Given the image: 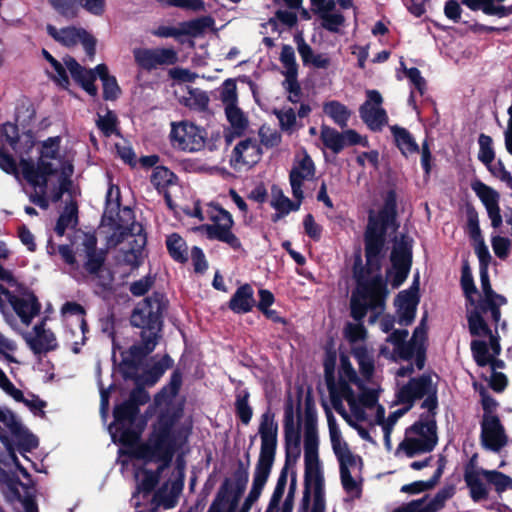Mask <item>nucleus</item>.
Returning a JSON list of instances; mask_svg holds the SVG:
<instances>
[{"label": "nucleus", "instance_id": "1", "mask_svg": "<svg viewBox=\"0 0 512 512\" xmlns=\"http://www.w3.org/2000/svg\"><path fill=\"white\" fill-rule=\"evenodd\" d=\"M414 240L407 234L394 238L390 254L392 269L387 270L386 278L380 273L383 260L373 259L372 263L363 260L360 250L355 253L352 276L355 288L350 297V316L355 321H363L369 310H383L389 295L387 278L391 276L393 288H399L407 279L413 262Z\"/></svg>", "mask_w": 512, "mask_h": 512}, {"label": "nucleus", "instance_id": "2", "mask_svg": "<svg viewBox=\"0 0 512 512\" xmlns=\"http://www.w3.org/2000/svg\"><path fill=\"white\" fill-rule=\"evenodd\" d=\"M183 416V406L179 405L173 410L159 413L157 420L152 424L151 431L145 441L138 443L131 450V455L145 464L159 463L155 470H142V479L136 486L133 494H142L144 498L149 496L160 482L161 475L167 469L177 452V443L174 427Z\"/></svg>", "mask_w": 512, "mask_h": 512}, {"label": "nucleus", "instance_id": "3", "mask_svg": "<svg viewBox=\"0 0 512 512\" xmlns=\"http://www.w3.org/2000/svg\"><path fill=\"white\" fill-rule=\"evenodd\" d=\"M169 301L163 292L154 291L144 298L133 310L130 323L141 329V342L133 344L122 353L119 371L122 377H133L139 370L143 360L152 353L161 338L163 329V314Z\"/></svg>", "mask_w": 512, "mask_h": 512}, {"label": "nucleus", "instance_id": "4", "mask_svg": "<svg viewBox=\"0 0 512 512\" xmlns=\"http://www.w3.org/2000/svg\"><path fill=\"white\" fill-rule=\"evenodd\" d=\"M258 434L261 445L255 466L252 487L244 502L253 505L260 498L271 474L278 447V423L270 407L261 415Z\"/></svg>", "mask_w": 512, "mask_h": 512}, {"label": "nucleus", "instance_id": "5", "mask_svg": "<svg viewBox=\"0 0 512 512\" xmlns=\"http://www.w3.org/2000/svg\"><path fill=\"white\" fill-rule=\"evenodd\" d=\"M397 194L390 189L384 197V204L377 214L370 211L364 232L365 258L369 264L373 259L385 257L386 236L389 228L397 229Z\"/></svg>", "mask_w": 512, "mask_h": 512}, {"label": "nucleus", "instance_id": "6", "mask_svg": "<svg viewBox=\"0 0 512 512\" xmlns=\"http://www.w3.org/2000/svg\"><path fill=\"white\" fill-rule=\"evenodd\" d=\"M0 441L15 468L23 477H30L29 472L20 463L16 455V447L24 456L25 453L31 452L39 446V440L36 435L22 425L10 409L3 410L0 408Z\"/></svg>", "mask_w": 512, "mask_h": 512}, {"label": "nucleus", "instance_id": "7", "mask_svg": "<svg viewBox=\"0 0 512 512\" xmlns=\"http://www.w3.org/2000/svg\"><path fill=\"white\" fill-rule=\"evenodd\" d=\"M59 136L49 137L41 143L39 157L35 163L32 159H20L23 178L33 187L47 188L51 176L58 174L59 169L50 160H60Z\"/></svg>", "mask_w": 512, "mask_h": 512}, {"label": "nucleus", "instance_id": "8", "mask_svg": "<svg viewBox=\"0 0 512 512\" xmlns=\"http://www.w3.org/2000/svg\"><path fill=\"white\" fill-rule=\"evenodd\" d=\"M420 407L426 409L420 417L428 419L435 418L439 406L438 386L434 383L430 374L424 373L417 377H412L396 392V404L407 405L410 409L417 400L422 398Z\"/></svg>", "mask_w": 512, "mask_h": 512}, {"label": "nucleus", "instance_id": "9", "mask_svg": "<svg viewBox=\"0 0 512 512\" xmlns=\"http://www.w3.org/2000/svg\"><path fill=\"white\" fill-rule=\"evenodd\" d=\"M121 194L118 186L110 185L106 194L104 217L114 229L111 240L115 245L121 244L130 237L135 230L142 231L143 225L135 221L132 208L125 206L120 210Z\"/></svg>", "mask_w": 512, "mask_h": 512}, {"label": "nucleus", "instance_id": "10", "mask_svg": "<svg viewBox=\"0 0 512 512\" xmlns=\"http://www.w3.org/2000/svg\"><path fill=\"white\" fill-rule=\"evenodd\" d=\"M140 408L124 400L113 408V423L109 426L113 441H118L127 447H134L141 443L140 436L143 432L146 420L139 419Z\"/></svg>", "mask_w": 512, "mask_h": 512}, {"label": "nucleus", "instance_id": "11", "mask_svg": "<svg viewBox=\"0 0 512 512\" xmlns=\"http://www.w3.org/2000/svg\"><path fill=\"white\" fill-rule=\"evenodd\" d=\"M437 442L436 419L419 417L418 421L406 429V437L399 443L396 455L403 451L408 458H413L421 453H430Z\"/></svg>", "mask_w": 512, "mask_h": 512}, {"label": "nucleus", "instance_id": "12", "mask_svg": "<svg viewBox=\"0 0 512 512\" xmlns=\"http://www.w3.org/2000/svg\"><path fill=\"white\" fill-rule=\"evenodd\" d=\"M249 457V453H246L247 463L242 460L237 461L232 477L223 480L207 512H223L221 507L223 503H229L228 512L236 510L249 480Z\"/></svg>", "mask_w": 512, "mask_h": 512}, {"label": "nucleus", "instance_id": "13", "mask_svg": "<svg viewBox=\"0 0 512 512\" xmlns=\"http://www.w3.org/2000/svg\"><path fill=\"white\" fill-rule=\"evenodd\" d=\"M212 207L217 211L216 215L211 216L213 224H203L198 230L205 232L209 240H218L227 244L233 250L242 248L240 239L232 232L234 220L229 211L219 204H213Z\"/></svg>", "mask_w": 512, "mask_h": 512}, {"label": "nucleus", "instance_id": "14", "mask_svg": "<svg viewBox=\"0 0 512 512\" xmlns=\"http://www.w3.org/2000/svg\"><path fill=\"white\" fill-rule=\"evenodd\" d=\"M1 291L21 322L28 326L33 318L39 315L41 303L35 293L26 285L21 284L16 288L18 294L0 285Z\"/></svg>", "mask_w": 512, "mask_h": 512}, {"label": "nucleus", "instance_id": "15", "mask_svg": "<svg viewBox=\"0 0 512 512\" xmlns=\"http://www.w3.org/2000/svg\"><path fill=\"white\" fill-rule=\"evenodd\" d=\"M206 131L186 121L173 123L170 138L173 147L188 152L200 151L205 146Z\"/></svg>", "mask_w": 512, "mask_h": 512}, {"label": "nucleus", "instance_id": "16", "mask_svg": "<svg viewBox=\"0 0 512 512\" xmlns=\"http://www.w3.org/2000/svg\"><path fill=\"white\" fill-rule=\"evenodd\" d=\"M135 63L143 70L152 71L159 66L174 65L178 61L173 48H136L133 50Z\"/></svg>", "mask_w": 512, "mask_h": 512}, {"label": "nucleus", "instance_id": "17", "mask_svg": "<svg viewBox=\"0 0 512 512\" xmlns=\"http://www.w3.org/2000/svg\"><path fill=\"white\" fill-rule=\"evenodd\" d=\"M316 167L313 159L307 153L303 152L301 159H295L292 169L289 172V182L292 195L295 199H304L303 183L315 178Z\"/></svg>", "mask_w": 512, "mask_h": 512}, {"label": "nucleus", "instance_id": "18", "mask_svg": "<svg viewBox=\"0 0 512 512\" xmlns=\"http://www.w3.org/2000/svg\"><path fill=\"white\" fill-rule=\"evenodd\" d=\"M51 7L67 20L76 18L80 8L88 13L101 16L105 12V0H48Z\"/></svg>", "mask_w": 512, "mask_h": 512}, {"label": "nucleus", "instance_id": "19", "mask_svg": "<svg viewBox=\"0 0 512 512\" xmlns=\"http://www.w3.org/2000/svg\"><path fill=\"white\" fill-rule=\"evenodd\" d=\"M481 444L493 452H499L507 444V436L497 415H483Z\"/></svg>", "mask_w": 512, "mask_h": 512}, {"label": "nucleus", "instance_id": "20", "mask_svg": "<svg viewBox=\"0 0 512 512\" xmlns=\"http://www.w3.org/2000/svg\"><path fill=\"white\" fill-rule=\"evenodd\" d=\"M213 23V19L211 17H201L189 21H184L180 23V27L173 26H165L160 25L156 29H154L151 33L154 36L161 38H169L174 37L177 38L182 35L189 36H197L201 34L205 28H207L210 24Z\"/></svg>", "mask_w": 512, "mask_h": 512}, {"label": "nucleus", "instance_id": "21", "mask_svg": "<svg viewBox=\"0 0 512 512\" xmlns=\"http://www.w3.org/2000/svg\"><path fill=\"white\" fill-rule=\"evenodd\" d=\"M63 63L67 70L70 72L73 80L90 96L95 97L98 94V89L95 85L96 74L92 69H86L80 65L77 60L66 55L63 58Z\"/></svg>", "mask_w": 512, "mask_h": 512}, {"label": "nucleus", "instance_id": "22", "mask_svg": "<svg viewBox=\"0 0 512 512\" xmlns=\"http://www.w3.org/2000/svg\"><path fill=\"white\" fill-rule=\"evenodd\" d=\"M87 283L93 286V293L103 300L109 299L115 292L114 272L109 267L98 269L97 272L83 274Z\"/></svg>", "mask_w": 512, "mask_h": 512}, {"label": "nucleus", "instance_id": "23", "mask_svg": "<svg viewBox=\"0 0 512 512\" xmlns=\"http://www.w3.org/2000/svg\"><path fill=\"white\" fill-rule=\"evenodd\" d=\"M284 450L291 452H301V428L294 420V410L292 401L289 400L285 406L284 419Z\"/></svg>", "mask_w": 512, "mask_h": 512}, {"label": "nucleus", "instance_id": "24", "mask_svg": "<svg viewBox=\"0 0 512 512\" xmlns=\"http://www.w3.org/2000/svg\"><path fill=\"white\" fill-rule=\"evenodd\" d=\"M173 365L174 361L171 356L169 354H165L158 362L154 363L150 368L144 370L142 374L138 373L139 370H135L133 377L122 378L125 381H138L145 386L152 387L161 379L166 370L172 368Z\"/></svg>", "mask_w": 512, "mask_h": 512}, {"label": "nucleus", "instance_id": "25", "mask_svg": "<svg viewBox=\"0 0 512 512\" xmlns=\"http://www.w3.org/2000/svg\"><path fill=\"white\" fill-rule=\"evenodd\" d=\"M294 42L304 66L311 65L317 69H327L330 66V58L324 54H314L313 49L306 43L301 32L294 35Z\"/></svg>", "mask_w": 512, "mask_h": 512}, {"label": "nucleus", "instance_id": "26", "mask_svg": "<svg viewBox=\"0 0 512 512\" xmlns=\"http://www.w3.org/2000/svg\"><path fill=\"white\" fill-rule=\"evenodd\" d=\"M255 305L254 290L248 283L239 286L228 302V308L235 314H246Z\"/></svg>", "mask_w": 512, "mask_h": 512}, {"label": "nucleus", "instance_id": "27", "mask_svg": "<svg viewBox=\"0 0 512 512\" xmlns=\"http://www.w3.org/2000/svg\"><path fill=\"white\" fill-rule=\"evenodd\" d=\"M1 136L3 137L4 141L16 152V153H25L28 154L31 148L34 146V136L32 131H28L24 134L25 137V146L26 148L21 151L19 148L20 144V136H19V129L17 124L6 122L4 123L1 128Z\"/></svg>", "mask_w": 512, "mask_h": 512}, {"label": "nucleus", "instance_id": "28", "mask_svg": "<svg viewBox=\"0 0 512 512\" xmlns=\"http://www.w3.org/2000/svg\"><path fill=\"white\" fill-rule=\"evenodd\" d=\"M182 383L183 373L179 368H176L171 373L169 382L155 394L154 403L158 406L170 403L179 394Z\"/></svg>", "mask_w": 512, "mask_h": 512}, {"label": "nucleus", "instance_id": "29", "mask_svg": "<svg viewBox=\"0 0 512 512\" xmlns=\"http://www.w3.org/2000/svg\"><path fill=\"white\" fill-rule=\"evenodd\" d=\"M359 114L363 122L372 131H379L387 122V113L381 107H375L369 102H364L359 108Z\"/></svg>", "mask_w": 512, "mask_h": 512}, {"label": "nucleus", "instance_id": "30", "mask_svg": "<svg viewBox=\"0 0 512 512\" xmlns=\"http://www.w3.org/2000/svg\"><path fill=\"white\" fill-rule=\"evenodd\" d=\"M344 449H345V458L340 457L339 463H340V479L343 486V489L347 493L354 492L358 490L361 491L359 484L356 482V480L352 477L351 472L348 468V465H354L355 464V458L354 455L349 450V446L347 442H344Z\"/></svg>", "mask_w": 512, "mask_h": 512}, {"label": "nucleus", "instance_id": "31", "mask_svg": "<svg viewBox=\"0 0 512 512\" xmlns=\"http://www.w3.org/2000/svg\"><path fill=\"white\" fill-rule=\"evenodd\" d=\"M351 353L359 366L360 374L363 379L370 381L375 372V362L373 355L365 345L354 346Z\"/></svg>", "mask_w": 512, "mask_h": 512}, {"label": "nucleus", "instance_id": "32", "mask_svg": "<svg viewBox=\"0 0 512 512\" xmlns=\"http://www.w3.org/2000/svg\"><path fill=\"white\" fill-rule=\"evenodd\" d=\"M81 31H83V28H77L74 26L64 27L58 30L51 24L47 25L48 35L68 48L75 46L79 42Z\"/></svg>", "mask_w": 512, "mask_h": 512}, {"label": "nucleus", "instance_id": "33", "mask_svg": "<svg viewBox=\"0 0 512 512\" xmlns=\"http://www.w3.org/2000/svg\"><path fill=\"white\" fill-rule=\"evenodd\" d=\"M390 129L395 139L396 146L404 156H407V153L413 154L419 152L418 144L407 129L397 125L392 126Z\"/></svg>", "mask_w": 512, "mask_h": 512}, {"label": "nucleus", "instance_id": "34", "mask_svg": "<svg viewBox=\"0 0 512 512\" xmlns=\"http://www.w3.org/2000/svg\"><path fill=\"white\" fill-rule=\"evenodd\" d=\"M271 206L279 212L290 213L291 211H298L300 209L303 200L295 199L296 201L290 200L284 195L283 190L278 185H272L271 187Z\"/></svg>", "mask_w": 512, "mask_h": 512}, {"label": "nucleus", "instance_id": "35", "mask_svg": "<svg viewBox=\"0 0 512 512\" xmlns=\"http://www.w3.org/2000/svg\"><path fill=\"white\" fill-rule=\"evenodd\" d=\"M304 479L324 481L318 450L304 451Z\"/></svg>", "mask_w": 512, "mask_h": 512}, {"label": "nucleus", "instance_id": "36", "mask_svg": "<svg viewBox=\"0 0 512 512\" xmlns=\"http://www.w3.org/2000/svg\"><path fill=\"white\" fill-rule=\"evenodd\" d=\"M323 111L340 128L347 127L351 111L344 104L337 100H332L324 104Z\"/></svg>", "mask_w": 512, "mask_h": 512}, {"label": "nucleus", "instance_id": "37", "mask_svg": "<svg viewBox=\"0 0 512 512\" xmlns=\"http://www.w3.org/2000/svg\"><path fill=\"white\" fill-rule=\"evenodd\" d=\"M419 274L414 276L413 282L408 289L400 291L394 300V305L408 306L417 309L420 302Z\"/></svg>", "mask_w": 512, "mask_h": 512}, {"label": "nucleus", "instance_id": "38", "mask_svg": "<svg viewBox=\"0 0 512 512\" xmlns=\"http://www.w3.org/2000/svg\"><path fill=\"white\" fill-rule=\"evenodd\" d=\"M325 412L327 416L331 445L335 455L337 456L338 460H340V457L345 458V441H341V431L338 427V424L332 411L329 409L327 405H325Z\"/></svg>", "mask_w": 512, "mask_h": 512}, {"label": "nucleus", "instance_id": "39", "mask_svg": "<svg viewBox=\"0 0 512 512\" xmlns=\"http://www.w3.org/2000/svg\"><path fill=\"white\" fill-rule=\"evenodd\" d=\"M25 340L35 355L53 351L58 347L56 337L51 330H48L40 339L25 336Z\"/></svg>", "mask_w": 512, "mask_h": 512}, {"label": "nucleus", "instance_id": "40", "mask_svg": "<svg viewBox=\"0 0 512 512\" xmlns=\"http://www.w3.org/2000/svg\"><path fill=\"white\" fill-rule=\"evenodd\" d=\"M166 247L171 258L179 263L188 261L187 245L185 240L177 233H172L166 239Z\"/></svg>", "mask_w": 512, "mask_h": 512}, {"label": "nucleus", "instance_id": "41", "mask_svg": "<svg viewBox=\"0 0 512 512\" xmlns=\"http://www.w3.org/2000/svg\"><path fill=\"white\" fill-rule=\"evenodd\" d=\"M95 124L105 137L120 135L118 117L114 111L108 108L106 109L105 115L97 113Z\"/></svg>", "mask_w": 512, "mask_h": 512}, {"label": "nucleus", "instance_id": "42", "mask_svg": "<svg viewBox=\"0 0 512 512\" xmlns=\"http://www.w3.org/2000/svg\"><path fill=\"white\" fill-rule=\"evenodd\" d=\"M482 474L479 473H464V480L470 490V497L474 502L486 500L489 496L488 490L482 480Z\"/></svg>", "mask_w": 512, "mask_h": 512}, {"label": "nucleus", "instance_id": "43", "mask_svg": "<svg viewBox=\"0 0 512 512\" xmlns=\"http://www.w3.org/2000/svg\"><path fill=\"white\" fill-rule=\"evenodd\" d=\"M320 138L325 147L332 150L335 154L340 153L346 146L343 133L329 126L321 127Z\"/></svg>", "mask_w": 512, "mask_h": 512}, {"label": "nucleus", "instance_id": "44", "mask_svg": "<svg viewBox=\"0 0 512 512\" xmlns=\"http://www.w3.org/2000/svg\"><path fill=\"white\" fill-rule=\"evenodd\" d=\"M471 187L486 209L499 206L500 195L492 187L486 185L480 180L474 181L471 184Z\"/></svg>", "mask_w": 512, "mask_h": 512}, {"label": "nucleus", "instance_id": "45", "mask_svg": "<svg viewBox=\"0 0 512 512\" xmlns=\"http://www.w3.org/2000/svg\"><path fill=\"white\" fill-rule=\"evenodd\" d=\"M176 175L165 166H156L151 174L150 181L154 188L162 193L168 186L175 183Z\"/></svg>", "mask_w": 512, "mask_h": 512}, {"label": "nucleus", "instance_id": "46", "mask_svg": "<svg viewBox=\"0 0 512 512\" xmlns=\"http://www.w3.org/2000/svg\"><path fill=\"white\" fill-rule=\"evenodd\" d=\"M209 96L205 91L199 88H190L188 90V96L183 98V104L198 112H206L209 106Z\"/></svg>", "mask_w": 512, "mask_h": 512}, {"label": "nucleus", "instance_id": "47", "mask_svg": "<svg viewBox=\"0 0 512 512\" xmlns=\"http://www.w3.org/2000/svg\"><path fill=\"white\" fill-rule=\"evenodd\" d=\"M225 114L228 122L235 130L237 137H241L248 127V119L237 104L225 107Z\"/></svg>", "mask_w": 512, "mask_h": 512}, {"label": "nucleus", "instance_id": "48", "mask_svg": "<svg viewBox=\"0 0 512 512\" xmlns=\"http://www.w3.org/2000/svg\"><path fill=\"white\" fill-rule=\"evenodd\" d=\"M250 394L247 390H242L236 394L235 414L242 424L248 425L253 416V408L249 404Z\"/></svg>", "mask_w": 512, "mask_h": 512}, {"label": "nucleus", "instance_id": "49", "mask_svg": "<svg viewBox=\"0 0 512 512\" xmlns=\"http://www.w3.org/2000/svg\"><path fill=\"white\" fill-rule=\"evenodd\" d=\"M454 494V485H446L427 504H422L420 509L423 512H437L445 506V502L452 498Z\"/></svg>", "mask_w": 512, "mask_h": 512}, {"label": "nucleus", "instance_id": "50", "mask_svg": "<svg viewBox=\"0 0 512 512\" xmlns=\"http://www.w3.org/2000/svg\"><path fill=\"white\" fill-rule=\"evenodd\" d=\"M248 149H251V156H255L257 159L260 158L262 151L257 143L256 139L246 138L240 141L233 149L232 158L237 163L248 164V161L245 160L244 153L248 152Z\"/></svg>", "mask_w": 512, "mask_h": 512}, {"label": "nucleus", "instance_id": "51", "mask_svg": "<svg viewBox=\"0 0 512 512\" xmlns=\"http://www.w3.org/2000/svg\"><path fill=\"white\" fill-rule=\"evenodd\" d=\"M481 474L489 484L495 487L498 493L512 489V478L500 471L481 468Z\"/></svg>", "mask_w": 512, "mask_h": 512}, {"label": "nucleus", "instance_id": "52", "mask_svg": "<svg viewBox=\"0 0 512 512\" xmlns=\"http://www.w3.org/2000/svg\"><path fill=\"white\" fill-rule=\"evenodd\" d=\"M78 222V207L76 203H71L65 210L60 214L55 225V233L62 237L65 235L66 229L71 223L76 225Z\"/></svg>", "mask_w": 512, "mask_h": 512}, {"label": "nucleus", "instance_id": "53", "mask_svg": "<svg viewBox=\"0 0 512 512\" xmlns=\"http://www.w3.org/2000/svg\"><path fill=\"white\" fill-rule=\"evenodd\" d=\"M479 152L478 159L486 168H490L494 159L495 151L493 149V140L489 135L481 133L478 137Z\"/></svg>", "mask_w": 512, "mask_h": 512}, {"label": "nucleus", "instance_id": "54", "mask_svg": "<svg viewBox=\"0 0 512 512\" xmlns=\"http://www.w3.org/2000/svg\"><path fill=\"white\" fill-rule=\"evenodd\" d=\"M467 320L469 332L472 336H491V329L484 320L479 310H473L467 316Z\"/></svg>", "mask_w": 512, "mask_h": 512}, {"label": "nucleus", "instance_id": "55", "mask_svg": "<svg viewBox=\"0 0 512 512\" xmlns=\"http://www.w3.org/2000/svg\"><path fill=\"white\" fill-rule=\"evenodd\" d=\"M350 383L351 382H349L346 379H339L338 383L335 382L334 388H335L336 392L338 393L339 397L342 399H345L348 402L351 410L356 415V417L358 419H364V412L361 411V415H359L356 411V408H355L356 397H355L354 390L350 386Z\"/></svg>", "mask_w": 512, "mask_h": 512}, {"label": "nucleus", "instance_id": "56", "mask_svg": "<svg viewBox=\"0 0 512 512\" xmlns=\"http://www.w3.org/2000/svg\"><path fill=\"white\" fill-rule=\"evenodd\" d=\"M339 379H346L359 389L364 388V381L359 378L349 358L345 355L340 356Z\"/></svg>", "mask_w": 512, "mask_h": 512}, {"label": "nucleus", "instance_id": "57", "mask_svg": "<svg viewBox=\"0 0 512 512\" xmlns=\"http://www.w3.org/2000/svg\"><path fill=\"white\" fill-rule=\"evenodd\" d=\"M460 284L466 299L470 301L471 304H474L472 295L476 294L478 291L468 262H465L462 266Z\"/></svg>", "mask_w": 512, "mask_h": 512}, {"label": "nucleus", "instance_id": "58", "mask_svg": "<svg viewBox=\"0 0 512 512\" xmlns=\"http://www.w3.org/2000/svg\"><path fill=\"white\" fill-rule=\"evenodd\" d=\"M107 251L100 249L98 253H89L85 255V260L82 265L83 274L88 272H97L98 269H102L106 266Z\"/></svg>", "mask_w": 512, "mask_h": 512}, {"label": "nucleus", "instance_id": "59", "mask_svg": "<svg viewBox=\"0 0 512 512\" xmlns=\"http://www.w3.org/2000/svg\"><path fill=\"white\" fill-rule=\"evenodd\" d=\"M471 352L479 367H485L491 362L488 344L484 340H472Z\"/></svg>", "mask_w": 512, "mask_h": 512}, {"label": "nucleus", "instance_id": "60", "mask_svg": "<svg viewBox=\"0 0 512 512\" xmlns=\"http://www.w3.org/2000/svg\"><path fill=\"white\" fill-rule=\"evenodd\" d=\"M274 114L279 120L280 128L283 131L292 133L295 131L297 126L296 113L293 108H283L281 110H275Z\"/></svg>", "mask_w": 512, "mask_h": 512}, {"label": "nucleus", "instance_id": "61", "mask_svg": "<svg viewBox=\"0 0 512 512\" xmlns=\"http://www.w3.org/2000/svg\"><path fill=\"white\" fill-rule=\"evenodd\" d=\"M220 99L225 107L237 104V85L234 79L228 78L223 82L220 90Z\"/></svg>", "mask_w": 512, "mask_h": 512}, {"label": "nucleus", "instance_id": "62", "mask_svg": "<svg viewBox=\"0 0 512 512\" xmlns=\"http://www.w3.org/2000/svg\"><path fill=\"white\" fill-rule=\"evenodd\" d=\"M466 215L467 229L470 238L475 242L484 240L479 226L478 212L476 211V209L473 206H468L466 210Z\"/></svg>", "mask_w": 512, "mask_h": 512}, {"label": "nucleus", "instance_id": "63", "mask_svg": "<svg viewBox=\"0 0 512 512\" xmlns=\"http://www.w3.org/2000/svg\"><path fill=\"white\" fill-rule=\"evenodd\" d=\"M345 338L350 343H356L363 341L367 337V329L365 328L363 321H357V323H347L344 328Z\"/></svg>", "mask_w": 512, "mask_h": 512}, {"label": "nucleus", "instance_id": "64", "mask_svg": "<svg viewBox=\"0 0 512 512\" xmlns=\"http://www.w3.org/2000/svg\"><path fill=\"white\" fill-rule=\"evenodd\" d=\"M320 17L322 27L332 33H338L339 27L345 22V17L341 13H323Z\"/></svg>", "mask_w": 512, "mask_h": 512}]
</instances>
